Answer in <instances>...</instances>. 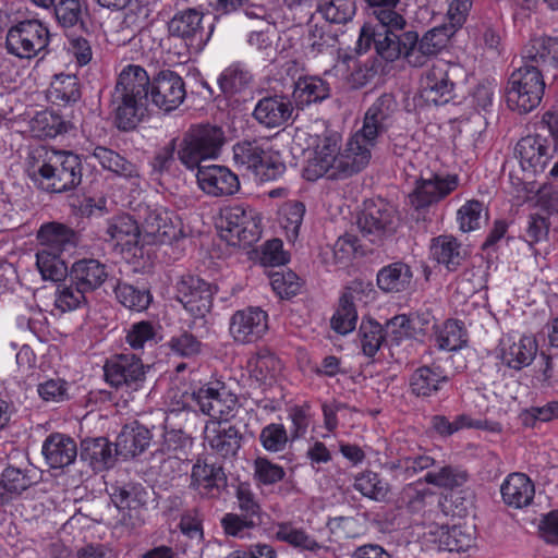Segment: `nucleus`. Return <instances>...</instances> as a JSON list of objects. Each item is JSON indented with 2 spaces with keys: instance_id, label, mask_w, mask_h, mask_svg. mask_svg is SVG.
<instances>
[{
  "instance_id": "nucleus-1",
  "label": "nucleus",
  "mask_w": 558,
  "mask_h": 558,
  "mask_svg": "<svg viewBox=\"0 0 558 558\" xmlns=\"http://www.w3.org/2000/svg\"><path fill=\"white\" fill-rule=\"evenodd\" d=\"M182 77L171 70H162L150 81L144 68L129 64L120 72L112 93L114 122L121 131H132L144 119L149 102L170 112L185 99Z\"/></svg>"
},
{
  "instance_id": "nucleus-2",
  "label": "nucleus",
  "mask_w": 558,
  "mask_h": 558,
  "mask_svg": "<svg viewBox=\"0 0 558 558\" xmlns=\"http://www.w3.org/2000/svg\"><path fill=\"white\" fill-rule=\"evenodd\" d=\"M26 172L37 189L64 193L81 184L83 163L72 151L37 147L28 154Z\"/></svg>"
},
{
  "instance_id": "nucleus-3",
  "label": "nucleus",
  "mask_w": 558,
  "mask_h": 558,
  "mask_svg": "<svg viewBox=\"0 0 558 558\" xmlns=\"http://www.w3.org/2000/svg\"><path fill=\"white\" fill-rule=\"evenodd\" d=\"M226 143L223 130L214 124H193L178 138V160L190 171L217 159Z\"/></svg>"
},
{
  "instance_id": "nucleus-4",
  "label": "nucleus",
  "mask_w": 558,
  "mask_h": 558,
  "mask_svg": "<svg viewBox=\"0 0 558 558\" xmlns=\"http://www.w3.org/2000/svg\"><path fill=\"white\" fill-rule=\"evenodd\" d=\"M454 29L448 25H440L427 31L421 38L414 29H407L400 33L399 46H389L387 50L395 57L402 58L413 68H422L426 62L446 46Z\"/></svg>"
},
{
  "instance_id": "nucleus-5",
  "label": "nucleus",
  "mask_w": 558,
  "mask_h": 558,
  "mask_svg": "<svg viewBox=\"0 0 558 558\" xmlns=\"http://www.w3.org/2000/svg\"><path fill=\"white\" fill-rule=\"evenodd\" d=\"M545 92L544 74L533 65L522 64L514 70L506 88L508 107L521 114L537 108Z\"/></svg>"
},
{
  "instance_id": "nucleus-6",
  "label": "nucleus",
  "mask_w": 558,
  "mask_h": 558,
  "mask_svg": "<svg viewBox=\"0 0 558 558\" xmlns=\"http://www.w3.org/2000/svg\"><path fill=\"white\" fill-rule=\"evenodd\" d=\"M233 159L236 165L252 170L260 181H271L281 177L286 165L274 154L266 140H245L233 146Z\"/></svg>"
},
{
  "instance_id": "nucleus-7",
  "label": "nucleus",
  "mask_w": 558,
  "mask_h": 558,
  "mask_svg": "<svg viewBox=\"0 0 558 558\" xmlns=\"http://www.w3.org/2000/svg\"><path fill=\"white\" fill-rule=\"evenodd\" d=\"M205 14L199 8L178 9L169 20L168 33L172 37L180 38L193 52L202 51L209 41L214 24L204 26Z\"/></svg>"
},
{
  "instance_id": "nucleus-8",
  "label": "nucleus",
  "mask_w": 558,
  "mask_h": 558,
  "mask_svg": "<svg viewBox=\"0 0 558 558\" xmlns=\"http://www.w3.org/2000/svg\"><path fill=\"white\" fill-rule=\"evenodd\" d=\"M49 40V31L41 22L25 20L9 28L5 47L17 58L32 59L47 49Z\"/></svg>"
},
{
  "instance_id": "nucleus-9",
  "label": "nucleus",
  "mask_w": 558,
  "mask_h": 558,
  "mask_svg": "<svg viewBox=\"0 0 558 558\" xmlns=\"http://www.w3.org/2000/svg\"><path fill=\"white\" fill-rule=\"evenodd\" d=\"M148 368L135 354L123 353L106 361L104 375L107 384L114 389L133 392L143 387Z\"/></svg>"
},
{
  "instance_id": "nucleus-10",
  "label": "nucleus",
  "mask_w": 558,
  "mask_h": 558,
  "mask_svg": "<svg viewBox=\"0 0 558 558\" xmlns=\"http://www.w3.org/2000/svg\"><path fill=\"white\" fill-rule=\"evenodd\" d=\"M111 500L118 509L117 523L128 530H135L145 522L148 493L140 483H128L112 487Z\"/></svg>"
},
{
  "instance_id": "nucleus-11",
  "label": "nucleus",
  "mask_w": 558,
  "mask_h": 558,
  "mask_svg": "<svg viewBox=\"0 0 558 558\" xmlns=\"http://www.w3.org/2000/svg\"><path fill=\"white\" fill-rule=\"evenodd\" d=\"M222 236L232 245L251 246L260 238L259 220L242 205L227 208L221 217Z\"/></svg>"
},
{
  "instance_id": "nucleus-12",
  "label": "nucleus",
  "mask_w": 558,
  "mask_h": 558,
  "mask_svg": "<svg viewBox=\"0 0 558 558\" xmlns=\"http://www.w3.org/2000/svg\"><path fill=\"white\" fill-rule=\"evenodd\" d=\"M175 291L177 300L192 316L198 318L210 312L217 287L197 276L186 275L178 280Z\"/></svg>"
},
{
  "instance_id": "nucleus-13",
  "label": "nucleus",
  "mask_w": 558,
  "mask_h": 558,
  "mask_svg": "<svg viewBox=\"0 0 558 558\" xmlns=\"http://www.w3.org/2000/svg\"><path fill=\"white\" fill-rule=\"evenodd\" d=\"M357 227L363 238L378 244L395 232V211L381 201L368 202L357 218Z\"/></svg>"
},
{
  "instance_id": "nucleus-14",
  "label": "nucleus",
  "mask_w": 558,
  "mask_h": 558,
  "mask_svg": "<svg viewBox=\"0 0 558 558\" xmlns=\"http://www.w3.org/2000/svg\"><path fill=\"white\" fill-rule=\"evenodd\" d=\"M193 401L199 411L211 417L210 421L229 422L234 416L238 404L235 395L229 392L225 387L205 385L192 395Z\"/></svg>"
},
{
  "instance_id": "nucleus-15",
  "label": "nucleus",
  "mask_w": 558,
  "mask_h": 558,
  "mask_svg": "<svg viewBox=\"0 0 558 558\" xmlns=\"http://www.w3.org/2000/svg\"><path fill=\"white\" fill-rule=\"evenodd\" d=\"M457 66L438 61L427 70L421 80L422 97L436 106L449 102L453 97V71Z\"/></svg>"
},
{
  "instance_id": "nucleus-16",
  "label": "nucleus",
  "mask_w": 558,
  "mask_h": 558,
  "mask_svg": "<svg viewBox=\"0 0 558 558\" xmlns=\"http://www.w3.org/2000/svg\"><path fill=\"white\" fill-rule=\"evenodd\" d=\"M142 234L146 244H171L184 236L180 219L165 209L147 213L142 225Z\"/></svg>"
},
{
  "instance_id": "nucleus-17",
  "label": "nucleus",
  "mask_w": 558,
  "mask_h": 558,
  "mask_svg": "<svg viewBox=\"0 0 558 558\" xmlns=\"http://www.w3.org/2000/svg\"><path fill=\"white\" fill-rule=\"evenodd\" d=\"M204 439L210 450L222 459L238 456L244 436L239 427L228 422L208 421L204 428Z\"/></svg>"
},
{
  "instance_id": "nucleus-18",
  "label": "nucleus",
  "mask_w": 558,
  "mask_h": 558,
  "mask_svg": "<svg viewBox=\"0 0 558 558\" xmlns=\"http://www.w3.org/2000/svg\"><path fill=\"white\" fill-rule=\"evenodd\" d=\"M459 184L457 174H434L429 179L416 181L414 190L409 194V203L415 209H423L438 203L453 192Z\"/></svg>"
},
{
  "instance_id": "nucleus-19",
  "label": "nucleus",
  "mask_w": 558,
  "mask_h": 558,
  "mask_svg": "<svg viewBox=\"0 0 558 558\" xmlns=\"http://www.w3.org/2000/svg\"><path fill=\"white\" fill-rule=\"evenodd\" d=\"M229 330L236 342H255L268 330V315L259 307L239 310L230 318Z\"/></svg>"
},
{
  "instance_id": "nucleus-20",
  "label": "nucleus",
  "mask_w": 558,
  "mask_h": 558,
  "mask_svg": "<svg viewBox=\"0 0 558 558\" xmlns=\"http://www.w3.org/2000/svg\"><path fill=\"white\" fill-rule=\"evenodd\" d=\"M515 151L522 169L533 172L543 171L551 159H556L549 174L558 178V145L548 146L541 140L522 138L518 142Z\"/></svg>"
},
{
  "instance_id": "nucleus-21",
  "label": "nucleus",
  "mask_w": 558,
  "mask_h": 558,
  "mask_svg": "<svg viewBox=\"0 0 558 558\" xmlns=\"http://www.w3.org/2000/svg\"><path fill=\"white\" fill-rule=\"evenodd\" d=\"M374 146L375 144L363 137V134L355 133L347 143L344 150L338 155L336 180H343L362 171L371 160V150Z\"/></svg>"
},
{
  "instance_id": "nucleus-22",
  "label": "nucleus",
  "mask_w": 558,
  "mask_h": 558,
  "mask_svg": "<svg viewBox=\"0 0 558 558\" xmlns=\"http://www.w3.org/2000/svg\"><path fill=\"white\" fill-rule=\"evenodd\" d=\"M195 171L197 184L207 195L230 196L240 190L239 177L225 166H202Z\"/></svg>"
},
{
  "instance_id": "nucleus-23",
  "label": "nucleus",
  "mask_w": 558,
  "mask_h": 558,
  "mask_svg": "<svg viewBox=\"0 0 558 558\" xmlns=\"http://www.w3.org/2000/svg\"><path fill=\"white\" fill-rule=\"evenodd\" d=\"M397 101L391 94H383L367 109L364 123L356 133L376 144V140L385 133L393 122Z\"/></svg>"
},
{
  "instance_id": "nucleus-24",
  "label": "nucleus",
  "mask_w": 558,
  "mask_h": 558,
  "mask_svg": "<svg viewBox=\"0 0 558 558\" xmlns=\"http://www.w3.org/2000/svg\"><path fill=\"white\" fill-rule=\"evenodd\" d=\"M293 110V104L288 96L266 95L256 102L253 118L266 129H276L288 123Z\"/></svg>"
},
{
  "instance_id": "nucleus-25",
  "label": "nucleus",
  "mask_w": 558,
  "mask_h": 558,
  "mask_svg": "<svg viewBox=\"0 0 558 558\" xmlns=\"http://www.w3.org/2000/svg\"><path fill=\"white\" fill-rule=\"evenodd\" d=\"M227 486V475L218 463L198 459L192 466L190 487L207 498H217Z\"/></svg>"
},
{
  "instance_id": "nucleus-26",
  "label": "nucleus",
  "mask_w": 558,
  "mask_h": 558,
  "mask_svg": "<svg viewBox=\"0 0 558 558\" xmlns=\"http://www.w3.org/2000/svg\"><path fill=\"white\" fill-rule=\"evenodd\" d=\"M523 63L533 65L542 74L558 70V37L541 36L530 40L525 47Z\"/></svg>"
},
{
  "instance_id": "nucleus-27",
  "label": "nucleus",
  "mask_w": 558,
  "mask_h": 558,
  "mask_svg": "<svg viewBox=\"0 0 558 558\" xmlns=\"http://www.w3.org/2000/svg\"><path fill=\"white\" fill-rule=\"evenodd\" d=\"M108 278V266L96 258H81L70 267L69 281L89 294L102 287Z\"/></svg>"
},
{
  "instance_id": "nucleus-28",
  "label": "nucleus",
  "mask_w": 558,
  "mask_h": 558,
  "mask_svg": "<svg viewBox=\"0 0 558 558\" xmlns=\"http://www.w3.org/2000/svg\"><path fill=\"white\" fill-rule=\"evenodd\" d=\"M449 380L446 371L440 365L432 363L413 371L409 377V387L415 397L429 398L438 393Z\"/></svg>"
},
{
  "instance_id": "nucleus-29",
  "label": "nucleus",
  "mask_w": 558,
  "mask_h": 558,
  "mask_svg": "<svg viewBox=\"0 0 558 558\" xmlns=\"http://www.w3.org/2000/svg\"><path fill=\"white\" fill-rule=\"evenodd\" d=\"M537 353L535 339L527 336L519 338L507 336L500 341V357L510 368L522 369L529 366Z\"/></svg>"
},
{
  "instance_id": "nucleus-30",
  "label": "nucleus",
  "mask_w": 558,
  "mask_h": 558,
  "mask_svg": "<svg viewBox=\"0 0 558 558\" xmlns=\"http://www.w3.org/2000/svg\"><path fill=\"white\" fill-rule=\"evenodd\" d=\"M40 248L38 251H48L62 254L64 251L76 246L77 238L75 231L61 222L51 221L40 226L36 235Z\"/></svg>"
},
{
  "instance_id": "nucleus-31",
  "label": "nucleus",
  "mask_w": 558,
  "mask_h": 558,
  "mask_svg": "<svg viewBox=\"0 0 558 558\" xmlns=\"http://www.w3.org/2000/svg\"><path fill=\"white\" fill-rule=\"evenodd\" d=\"M41 452L50 468L62 469L75 461L77 446L72 437L53 433L45 439Z\"/></svg>"
},
{
  "instance_id": "nucleus-32",
  "label": "nucleus",
  "mask_w": 558,
  "mask_h": 558,
  "mask_svg": "<svg viewBox=\"0 0 558 558\" xmlns=\"http://www.w3.org/2000/svg\"><path fill=\"white\" fill-rule=\"evenodd\" d=\"M151 440L150 430L134 422L125 425L119 433L116 444V454L123 459L134 458L146 450Z\"/></svg>"
},
{
  "instance_id": "nucleus-33",
  "label": "nucleus",
  "mask_w": 558,
  "mask_h": 558,
  "mask_svg": "<svg viewBox=\"0 0 558 558\" xmlns=\"http://www.w3.org/2000/svg\"><path fill=\"white\" fill-rule=\"evenodd\" d=\"M39 482L34 469L8 466L0 477V502L7 504Z\"/></svg>"
},
{
  "instance_id": "nucleus-34",
  "label": "nucleus",
  "mask_w": 558,
  "mask_h": 558,
  "mask_svg": "<svg viewBox=\"0 0 558 558\" xmlns=\"http://www.w3.org/2000/svg\"><path fill=\"white\" fill-rule=\"evenodd\" d=\"M400 39V33H395L391 29L386 27H381L379 29H374L371 26L364 25L361 28L360 37L357 40V51L365 52L369 49L372 45H374L376 53L386 62H393L399 59V57L391 56L387 50V44L389 46H399L398 41Z\"/></svg>"
},
{
  "instance_id": "nucleus-35",
  "label": "nucleus",
  "mask_w": 558,
  "mask_h": 558,
  "mask_svg": "<svg viewBox=\"0 0 558 558\" xmlns=\"http://www.w3.org/2000/svg\"><path fill=\"white\" fill-rule=\"evenodd\" d=\"M413 281L410 265L402 260L390 263L380 268L376 276L377 287L384 293H401L409 290Z\"/></svg>"
},
{
  "instance_id": "nucleus-36",
  "label": "nucleus",
  "mask_w": 558,
  "mask_h": 558,
  "mask_svg": "<svg viewBox=\"0 0 558 558\" xmlns=\"http://www.w3.org/2000/svg\"><path fill=\"white\" fill-rule=\"evenodd\" d=\"M117 456L112 445L105 437L87 438L81 442V460L96 472L112 468Z\"/></svg>"
},
{
  "instance_id": "nucleus-37",
  "label": "nucleus",
  "mask_w": 558,
  "mask_h": 558,
  "mask_svg": "<svg viewBox=\"0 0 558 558\" xmlns=\"http://www.w3.org/2000/svg\"><path fill=\"white\" fill-rule=\"evenodd\" d=\"M500 493L506 505L519 509L532 502L535 488L525 474L512 473L504 481Z\"/></svg>"
},
{
  "instance_id": "nucleus-38",
  "label": "nucleus",
  "mask_w": 558,
  "mask_h": 558,
  "mask_svg": "<svg viewBox=\"0 0 558 558\" xmlns=\"http://www.w3.org/2000/svg\"><path fill=\"white\" fill-rule=\"evenodd\" d=\"M430 255L449 271H456L466 257L462 244L452 235H439L432 239Z\"/></svg>"
},
{
  "instance_id": "nucleus-39",
  "label": "nucleus",
  "mask_w": 558,
  "mask_h": 558,
  "mask_svg": "<svg viewBox=\"0 0 558 558\" xmlns=\"http://www.w3.org/2000/svg\"><path fill=\"white\" fill-rule=\"evenodd\" d=\"M213 9L218 14H230L242 9L250 20H257L267 26L277 23V12L267 9L264 4L253 3L250 0H211Z\"/></svg>"
},
{
  "instance_id": "nucleus-40",
  "label": "nucleus",
  "mask_w": 558,
  "mask_h": 558,
  "mask_svg": "<svg viewBox=\"0 0 558 558\" xmlns=\"http://www.w3.org/2000/svg\"><path fill=\"white\" fill-rule=\"evenodd\" d=\"M253 81V74L248 68L241 62L230 64L218 77L220 89L227 96L244 93L252 87Z\"/></svg>"
},
{
  "instance_id": "nucleus-41",
  "label": "nucleus",
  "mask_w": 558,
  "mask_h": 558,
  "mask_svg": "<svg viewBox=\"0 0 558 558\" xmlns=\"http://www.w3.org/2000/svg\"><path fill=\"white\" fill-rule=\"evenodd\" d=\"M48 99L57 105H70L82 97L81 83L74 74H57L53 76L48 94Z\"/></svg>"
},
{
  "instance_id": "nucleus-42",
  "label": "nucleus",
  "mask_w": 558,
  "mask_h": 558,
  "mask_svg": "<svg viewBox=\"0 0 558 558\" xmlns=\"http://www.w3.org/2000/svg\"><path fill=\"white\" fill-rule=\"evenodd\" d=\"M369 15L374 16L381 27L401 33L407 27V20L397 10L400 0H365Z\"/></svg>"
},
{
  "instance_id": "nucleus-43",
  "label": "nucleus",
  "mask_w": 558,
  "mask_h": 558,
  "mask_svg": "<svg viewBox=\"0 0 558 558\" xmlns=\"http://www.w3.org/2000/svg\"><path fill=\"white\" fill-rule=\"evenodd\" d=\"M475 526L458 524L441 526L439 533V543L448 551L464 553L475 545Z\"/></svg>"
},
{
  "instance_id": "nucleus-44",
  "label": "nucleus",
  "mask_w": 558,
  "mask_h": 558,
  "mask_svg": "<svg viewBox=\"0 0 558 558\" xmlns=\"http://www.w3.org/2000/svg\"><path fill=\"white\" fill-rule=\"evenodd\" d=\"M330 94L329 84L318 76L300 77L294 83L293 98L298 106L323 101Z\"/></svg>"
},
{
  "instance_id": "nucleus-45",
  "label": "nucleus",
  "mask_w": 558,
  "mask_h": 558,
  "mask_svg": "<svg viewBox=\"0 0 558 558\" xmlns=\"http://www.w3.org/2000/svg\"><path fill=\"white\" fill-rule=\"evenodd\" d=\"M106 233L111 240L126 247L137 246L143 239L137 222L129 215H120L109 220Z\"/></svg>"
},
{
  "instance_id": "nucleus-46",
  "label": "nucleus",
  "mask_w": 558,
  "mask_h": 558,
  "mask_svg": "<svg viewBox=\"0 0 558 558\" xmlns=\"http://www.w3.org/2000/svg\"><path fill=\"white\" fill-rule=\"evenodd\" d=\"M93 157L98 160L100 166L117 175L125 179H134L140 177V171L136 165L126 160L112 149L104 146H97L93 151Z\"/></svg>"
},
{
  "instance_id": "nucleus-47",
  "label": "nucleus",
  "mask_w": 558,
  "mask_h": 558,
  "mask_svg": "<svg viewBox=\"0 0 558 558\" xmlns=\"http://www.w3.org/2000/svg\"><path fill=\"white\" fill-rule=\"evenodd\" d=\"M32 130L38 137H56L73 129L70 121L53 110L37 112L32 119Z\"/></svg>"
},
{
  "instance_id": "nucleus-48",
  "label": "nucleus",
  "mask_w": 558,
  "mask_h": 558,
  "mask_svg": "<svg viewBox=\"0 0 558 558\" xmlns=\"http://www.w3.org/2000/svg\"><path fill=\"white\" fill-rule=\"evenodd\" d=\"M353 487L364 497L383 502L388 499L390 485L380 475L373 471H364L354 477Z\"/></svg>"
},
{
  "instance_id": "nucleus-49",
  "label": "nucleus",
  "mask_w": 558,
  "mask_h": 558,
  "mask_svg": "<svg viewBox=\"0 0 558 558\" xmlns=\"http://www.w3.org/2000/svg\"><path fill=\"white\" fill-rule=\"evenodd\" d=\"M466 341L464 324L458 319H447L436 330V343L440 350L458 351L465 345Z\"/></svg>"
},
{
  "instance_id": "nucleus-50",
  "label": "nucleus",
  "mask_w": 558,
  "mask_h": 558,
  "mask_svg": "<svg viewBox=\"0 0 558 558\" xmlns=\"http://www.w3.org/2000/svg\"><path fill=\"white\" fill-rule=\"evenodd\" d=\"M250 376L260 385H270L280 374L281 361L272 353L257 354L248 362Z\"/></svg>"
},
{
  "instance_id": "nucleus-51",
  "label": "nucleus",
  "mask_w": 558,
  "mask_h": 558,
  "mask_svg": "<svg viewBox=\"0 0 558 558\" xmlns=\"http://www.w3.org/2000/svg\"><path fill=\"white\" fill-rule=\"evenodd\" d=\"M316 11L332 24H347L356 13V0H320Z\"/></svg>"
},
{
  "instance_id": "nucleus-52",
  "label": "nucleus",
  "mask_w": 558,
  "mask_h": 558,
  "mask_svg": "<svg viewBox=\"0 0 558 558\" xmlns=\"http://www.w3.org/2000/svg\"><path fill=\"white\" fill-rule=\"evenodd\" d=\"M36 265L44 280L58 282L69 279L70 268L61 258V254L37 251Z\"/></svg>"
},
{
  "instance_id": "nucleus-53",
  "label": "nucleus",
  "mask_w": 558,
  "mask_h": 558,
  "mask_svg": "<svg viewBox=\"0 0 558 558\" xmlns=\"http://www.w3.org/2000/svg\"><path fill=\"white\" fill-rule=\"evenodd\" d=\"M89 293L69 280L58 286L54 305L62 312L74 311L88 304Z\"/></svg>"
},
{
  "instance_id": "nucleus-54",
  "label": "nucleus",
  "mask_w": 558,
  "mask_h": 558,
  "mask_svg": "<svg viewBox=\"0 0 558 558\" xmlns=\"http://www.w3.org/2000/svg\"><path fill=\"white\" fill-rule=\"evenodd\" d=\"M114 294L123 306L136 312L145 311L151 302L149 290L138 289L126 282H118L114 287Z\"/></svg>"
},
{
  "instance_id": "nucleus-55",
  "label": "nucleus",
  "mask_w": 558,
  "mask_h": 558,
  "mask_svg": "<svg viewBox=\"0 0 558 558\" xmlns=\"http://www.w3.org/2000/svg\"><path fill=\"white\" fill-rule=\"evenodd\" d=\"M305 211V205L299 201H290L281 207L280 223L290 242L298 239Z\"/></svg>"
},
{
  "instance_id": "nucleus-56",
  "label": "nucleus",
  "mask_w": 558,
  "mask_h": 558,
  "mask_svg": "<svg viewBox=\"0 0 558 558\" xmlns=\"http://www.w3.org/2000/svg\"><path fill=\"white\" fill-rule=\"evenodd\" d=\"M359 336L362 351L368 357L374 356L387 341L383 326L373 319L362 320Z\"/></svg>"
},
{
  "instance_id": "nucleus-57",
  "label": "nucleus",
  "mask_w": 558,
  "mask_h": 558,
  "mask_svg": "<svg viewBox=\"0 0 558 558\" xmlns=\"http://www.w3.org/2000/svg\"><path fill=\"white\" fill-rule=\"evenodd\" d=\"M336 162H338V155L322 151L315 153V156L308 161L305 168V178L310 181H315L323 177L336 180Z\"/></svg>"
},
{
  "instance_id": "nucleus-58",
  "label": "nucleus",
  "mask_w": 558,
  "mask_h": 558,
  "mask_svg": "<svg viewBox=\"0 0 558 558\" xmlns=\"http://www.w3.org/2000/svg\"><path fill=\"white\" fill-rule=\"evenodd\" d=\"M125 340L134 350L151 347L158 342V330L151 322L141 320L131 325Z\"/></svg>"
},
{
  "instance_id": "nucleus-59",
  "label": "nucleus",
  "mask_w": 558,
  "mask_h": 558,
  "mask_svg": "<svg viewBox=\"0 0 558 558\" xmlns=\"http://www.w3.org/2000/svg\"><path fill=\"white\" fill-rule=\"evenodd\" d=\"M460 230L470 232L478 229L482 221L487 220V213H484V204L477 199L468 201L457 213Z\"/></svg>"
},
{
  "instance_id": "nucleus-60",
  "label": "nucleus",
  "mask_w": 558,
  "mask_h": 558,
  "mask_svg": "<svg viewBox=\"0 0 558 558\" xmlns=\"http://www.w3.org/2000/svg\"><path fill=\"white\" fill-rule=\"evenodd\" d=\"M253 476L257 485H275L283 480L284 469L265 457H257L253 463Z\"/></svg>"
},
{
  "instance_id": "nucleus-61",
  "label": "nucleus",
  "mask_w": 558,
  "mask_h": 558,
  "mask_svg": "<svg viewBox=\"0 0 558 558\" xmlns=\"http://www.w3.org/2000/svg\"><path fill=\"white\" fill-rule=\"evenodd\" d=\"M466 480L468 474L465 471L451 465L442 466L438 471L427 472L424 476L426 483L444 488L459 487Z\"/></svg>"
},
{
  "instance_id": "nucleus-62",
  "label": "nucleus",
  "mask_w": 558,
  "mask_h": 558,
  "mask_svg": "<svg viewBox=\"0 0 558 558\" xmlns=\"http://www.w3.org/2000/svg\"><path fill=\"white\" fill-rule=\"evenodd\" d=\"M276 537L281 542L304 550L314 551L320 548V545L303 530L296 529L287 523L278 526Z\"/></svg>"
},
{
  "instance_id": "nucleus-63",
  "label": "nucleus",
  "mask_w": 558,
  "mask_h": 558,
  "mask_svg": "<svg viewBox=\"0 0 558 558\" xmlns=\"http://www.w3.org/2000/svg\"><path fill=\"white\" fill-rule=\"evenodd\" d=\"M235 498L238 507L241 511L242 517L251 519L254 522L260 524V512L262 508L256 499L255 494L251 489L247 483H241L235 490Z\"/></svg>"
},
{
  "instance_id": "nucleus-64",
  "label": "nucleus",
  "mask_w": 558,
  "mask_h": 558,
  "mask_svg": "<svg viewBox=\"0 0 558 558\" xmlns=\"http://www.w3.org/2000/svg\"><path fill=\"white\" fill-rule=\"evenodd\" d=\"M290 436L282 424L271 423L263 427L259 434V440L267 451L279 452L282 451Z\"/></svg>"
}]
</instances>
